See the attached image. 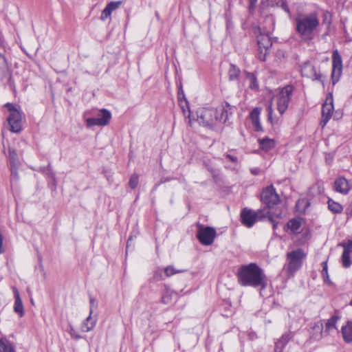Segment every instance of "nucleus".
Segmentation results:
<instances>
[{"label":"nucleus","mask_w":352,"mask_h":352,"mask_svg":"<svg viewBox=\"0 0 352 352\" xmlns=\"http://www.w3.org/2000/svg\"><path fill=\"white\" fill-rule=\"evenodd\" d=\"M290 339H291V336L289 333L283 335V336L276 343L275 352H278V349L279 348H280L279 352H281L283 347L290 340Z\"/></svg>","instance_id":"nucleus-26"},{"label":"nucleus","mask_w":352,"mask_h":352,"mask_svg":"<svg viewBox=\"0 0 352 352\" xmlns=\"http://www.w3.org/2000/svg\"><path fill=\"white\" fill-rule=\"evenodd\" d=\"M197 121L204 126H214L226 122L228 115L227 109L223 104L216 107H208L199 108L197 111Z\"/></svg>","instance_id":"nucleus-3"},{"label":"nucleus","mask_w":352,"mask_h":352,"mask_svg":"<svg viewBox=\"0 0 352 352\" xmlns=\"http://www.w3.org/2000/svg\"><path fill=\"white\" fill-rule=\"evenodd\" d=\"M294 87L287 85L283 87L274 97L276 100V108L280 115H283L288 108Z\"/></svg>","instance_id":"nucleus-6"},{"label":"nucleus","mask_w":352,"mask_h":352,"mask_svg":"<svg viewBox=\"0 0 352 352\" xmlns=\"http://www.w3.org/2000/svg\"><path fill=\"white\" fill-rule=\"evenodd\" d=\"M122 4V1H111L107 4V8L112 12L113 10H116L120 7Z\"/></svg>","instance_id":"nucleus-34"},{"label":"nucleus","mask_w":352,"mask_h":352,"mask_svg":"<svg viewBox=\"0 0 352 352\" xmlns=\"http://www.w3.org/2000/svg\"><path fill=\"white\" fill-rule=\"evenodd\" d=\"M257 43L261 53H263V58L260 57L263 60H265V56L267 53L268 50L272 46V41L267 34H261L257 37Z\"/></svg>","instance_id":"nucleus-15"},{"label":"nucleus","mask_w":352,"mask_h":352,"mask_svg":"<svg viewBox=\"0 0 352 352\" xmlns=\"http://www.w3.org/2000/svg\"><path fill=\"white\" fill-rule=\"evenodd\" d=\"M97 318L96 316H92V311L89 310V316L83 321L81 324L80 329L82 332H89L93 330L96 324Z\"/></svg>","instance_id":"nucleus-18"},{"label":"nucleus","mask_w":352,"mask_h":352,"mask_svg":"<svg viewBox=\"0 0 352 352\" xmlns=\"http://www.w3.org/2000/svg\"><path fill=\"white\" fill-rule=\"evenodd\" d=\"M111 12L106 7L103 11L102 12L100 19L102 21L106 20L107 18L110 17L111 14Z\"/></svg>","instance_id":"nucleus-40"},{"label":"nucleus","mask_w":352,"mask_h":352,"mask_svg":"<svg viewBox=\"0 0 352 352\" xmlns=\"http://www.w3.org/2000/svg\"><path fill=\"white\" fill-rule=\"evenodd\" d=\"M328 208L333 213H341L343 210V207L341 204L332 199H329Z\"/></svg>","instance_id":"nucleus-27"},{"label":"nucleus","mask_w":352,"mask_h":352,"mask_svg":"<svg viewBox=\"0 0 352 352\" xmlns=\"http://www.w3.org/2000/svg\"><path fill=\"white\" fill-rule=\"evenodd\" d=\"M0 352H16V351L11 342L6 338H1Z\"/></svg>","instance_id":"nucleus-25"},{"label":"nucleus","mask_w":352,"mask_h":352,"mask_svg":"<svg viewBox=\"0 0 352 352\" xmlns=\"http://www.w3.org/2000/svg\"><path fill=\"white\" fill-rule=\"evenodd\" d=\"M302 221L299 219H292L287 224V231L290 230L292 233H298L300 231Z\"/></svg>","instance_id":"nucleus-20"},{"label":"nucleus","mask_w":352,"mask_h":352,"mask_svg":"<svg viewBox=\"0 0 352 352\" xmlns=\"http://www.w3.org/2000/svg\"><path fill=\"white\" fill-rule=\"evenodd\" d=\"M334 189L336 192L343 195L349 193L351 187L349 182L344 177H338L334 182Z\"/></svg>","instance_id":"nucleus-17"},{"label":"nucleus","mask_w":352,"mask_h":352,"mask_svg":"<svg viewBox=\"0 0 352 352\" xmlns=\"http://www.w3.org/2000/svg\"><path fill=\"white\" fill-rule=\"evenodd\" d=\"M14 311L15 313L19 315L20 317H22L24 314V309L22 303V300L20 298L19 291L14 288Z\"/></svg>","instance_id":"nucleus-19"},{"label":"nucleus","mask_w":352,"mask_h":352,"mask_svg":"<svg viewBox=\"0 0 352 352\" xmlns=\"http://www.w3.org/2000/svg\"><path fill=\"white\" fill-rule=\"evenodd\" d=\"M258 142L262 150L268 151L275 146V142L273 139L265 138L259 139Z\"/></svg>","instance_id":"nucleus-23"},{"label":"nucleus","mask_w":352,"mask_h":352,"mask_svg":"<svg viewBox=\"0 0 352 352\" xmlns=\"http://www.w3.org/2000/svg\"><path fill=\"white\" fill-rule=\"evenodd\" d=\"M350 304L352 305V299H351V301Z\"/></svg>","instance_id":"nucleus-49"},{"label":"nucleus","mask_w":352,"mask_h":352,"mask_svg":"<svg viewBox=\"0 0 352 352\" xmlns=\"http://www.w3.org/2000/svg\"><path fill=\"white\" fill-rule=\"evenodd\" d=\"M0 352H16V351L11 342L6 338H1Z\"/></svg>","instance_id":"nucleus-24"},{"label":"nucleus","mask_w":352,"mask_h":352,"mask_svg":"<svg viewBox=\"0 0 352 352\" xmlns=\"http://www.w3.org/2000/svg\"><path fill=\"white\" fill-rule=\"evenodd\" d=\"M296 29L298 34L305 41L314 39L320 25L319 19L316 13L300 14L296 19Z\"/></svg>","instance_id":"nucleus-2"},{"label":"nucleus","mask_w":352,"mask_h":352,"mask_svg":"<svg viewBox=\"0 0 352 352\" xmlns=\"http://www.w3.org/2000/svg\"><path fill=\"white\" fill-rule=\"evenodd\" d=\"M138 184V176L137 175H133L129 180V186L131 188H135Z\"/></svg>","instance_id":"nucleus-35"},{"label":"nucleus","mask_w":352,"mask_h":352,"mask_svg":"<svg viewBox=\"0 0 352 352\" xmlns=\"http://www.w3.org/2000/svg\"><path fill=\"white\" fill-rule=\"evenodd\" d=\"M129 241H130V239H129V241H127V248L129 247Z\"/></svg>","instance_id":"nucleus-47"},{"label":"nucleus","mask_w":352,"mask_h":352,"mask_svg":"<svg viewBox=\"0 0 352 352\" xmlns=\"http://www.w3.org/2000/svg\"><path fill=\"white\" fill-rule=\"evenodd\" d=\"M257 0H250V4L251 6H253L256 3Z\"/></svg>","instance_id":"nucleus-46"},{"label":"nucleus","mask_w":352,"mask_h":352,"mask_svg":"<svg viewBox=\"0 0 352 352\" xmlns=\"http://www.w3.org/2000/svg\"><path fill=\"white\" fill-rule=\"evenodd\" d=\"M346 214L347 218L352 217V204H351L349 207L346 209Z\"/></svg>","instance_id":"nucleus-43"},{"label":"nucleus","mask_w":352,"mask_h":352,"mask_svg":"<svg viewBox=\"0 0 352 352\" xmlns=\"http://www.w3.org/2000/svg\"><path fill=\"white\" fill-rule=\"evenodd\" d=\"M338 245L343 248V252L341 258V261L343 267H349L351 264L350 254L352 252V241H348L346 243L343 242Z\"/></svg>","instance_id":"nucleus-13"},{"label":"nucleus","mask_w":352,"mask_h":352,"mask_svg":"<svg viewBox=\"0 0 352 352\" xmlns=\"http://www.w3.org/2000/svg\"><path fill=\"white\" fill-rule=\"evenodd\" d=\"M261 200L268 208H271L279 203L280 198L273 186H270L263 190Z\"/></svg>","instance_id":"nucleus-9"},{"label":"nucleus","mask_w":352,"mask_h":352,"mask_svg":"<svg viewBox=\"0 0 352 352\" xmlns=\"http://www.w3.org/2000/svg\"><path fill=\"white\" fill-rule=\"evenodd\" d=\"M226 156L227 158H228L230 160H231V161H232L234 162H236V160H237V158L236 157H234V156L230 155L229 154H227Z\"/></svg>","instance_id":"nucleus-45"},{"label":"nucleus","mask_w":352,"mask_h":352,"mask_svg":"<svg viewBox=\"0 0 352 352\" xmlns=\"http://www.w3.org/2000/svg\"><path fill=\"white\" fill-rule=\"evenodd\" d=\"M287 256L289 259L288 270L289 272L294 273L301 267L302 261L305 254L301 249H298L289 253Z\"/></svg>","instance_id":"nucleus-8"},{"label":"nucleus","mask_w":352,"mask_h":352,"mask_svg":"<svg viewBox=\"0 0 352 352\" xmlns=\"http://www.w3.org/2000/svg\"><path fill=\"white\" fill-rule=\"evenodd\" d=\"M333 111V96L329 94L322 107V119L320 124L324 127L331 119Z\"/></svg>","instance_id":"nucleus-11"},{"label":"nucleus","mask_w":352,"mask_h":352,"mask_svg":"<svg viewBox=\"0 0 352 352\" xmlns=\"http://www.w3.org/2000/svg\"><path fill=\"white\" fill-rule=\"evenodd\" d=\"M299 204H300V201H298L297 202V206H298V205H299Z\"/></svg>","instance_id":"nucleus-48"},{"label":"nucleus","mask_w":352,"mask_h":352,"mask_svg":"<svg viewBox=\"0 0 352 352\" xmlns=\"http://www.w3.org/2000/svg\"><path fill=\"white\" fill-rule=\"evenodd\" d=\"M266 216H268L269 220L273 223V228L276 229L277 223L274 221L270 211L265 208L256 211L244 208L241 213V219L245 226L251 228L256 221L261 220Z\"/></svg>","instance_id":"nucleus-4"},{"label":"nucleus","mask_w":352,"mask_h":352,"mask_svg":"<svg viewBox=\"0 0 352 352\" xmlns=\"http://www.w3.org/2000/svg\"><path fill=\"white\" fill-rule=\"evenodd\" d=\"M267 111H268V119L271 122V123L274 124L277 122V120H274L273 118V109H272V102L269 104L267 107Z\"/></svg>","instance_id":"nucleus-36"},{"label":"nucleus","mask_w":352,"mask_h":352,"mask_svg":"<svg viewBox=\"0 0 352 352\" xmlns=\"http://www.w3.org/2000/svg\"><path fill=\"white\" fill-rule=\"evenodd\" d=\"M171 300V294L167 292L164 294L162 298V302L164 304H168Z\"/></svg>","instance_id":"nucleus-41"},{"label":"nucleus","mask_w":352,"mask_h":352,"mask_svg":"<svg viewBox=\"0 0 352 352\" xmlns=\"http://www.w3.org/2000/svg\"><path fill=\"white\" fill-rule=\"evenodd\" d=\"M89 303H90V309L89 310H91L93 311L94 307H97V302H96V299L91 297L89 298Z\"/></svg>","instance_id":"nucleus-42"},{"label":"nucleus","mask_w":352,"mask_h":352,"mask_svg":"<svg viewBox=\"0 0 352 352\" xmlns=\"http://www.w3.org/2000/svg\"><path fill=\"white\" fill-rule=\"evenodd\" d=\"M9 115L7 121L10 126V130L13 133H19L22 129L23 115L21 111L13 104L7 103L5 104Z\"/></svg>","instance_id":"nucleus-5"},{"label":"nucleus","mask_w":352,"mask_h":352,"mask_svg":"<svg viewBox=\"0 0 352 352\" xmlns=\"http://www.w3.org/2000/svg\"><path fill=\"white\" fill-rule=\"evenodd\" d=\"M245 81L248 84V86L251 89L257 90L258 89V84L254 74L247 72L245 74Z\"/></svg>","instance_id":"nucleus-22"},{"label":"nucleus","mask_w":352,"mask_h":352,"mask_svg":"<svg viewBox=\"0 0 352 352\" xmlns=\"http://www.w3.org/2000/svg\"><path fill=\"white\" fill-rule=\"evenodd\" d=\"M322 270L321 272L322 276L324 279V281L328 284H331V280L329 277L328 271H327V261H324L322 263Z\"/></svg>","instance_id":"nucleus-30"},{"label":"nucleus","mask_w":352,"mask_h":352,"mask_svg":"<svg viewBox=\"0 0 352 352\" xmlns=\"http://www.w3.org/2000/svg\"><path fill=\"white\" fill-rule=\"evenodd\" d=\"M302 76L312 79L313 80H320L321 75L316 72V68L309 63H305L301 68Z\"/></svg>","instance_id":"nucleus-14"},{"label":"nucleus","mask_w":352,"mask_h":352,"mask_svg":"<svg viewBox=\"0 0 352 352\" xmlns=\"http://www.w3.org/2000/svg\"><path fill=\"white\" fill-rule=\"evenodd\" d=\"M181 95H182V98H184V91H183V89H182V87H180L179 89L178 97H179V99L180 100V104L182 106V109H183V111L184 112L185 109H184V105L183 102H184L185 104L187 105V101L186 100V99H184V100L182 101V98H181Z\"/></svg>","instance_id":"nucleus-38"},{"label":"nucleus","mask_w":352,"mask_h":352,"mask_svg":"<svg viewBox=\"0 0 352 352\" xmlns=\"http://www.w3.org/2000/svg\"><path fill=\"white\" fill-rule=\"evenodd\" d=\"M111 118V112L105 109H102L99 111L96 118H87L85 122L87 127L106 126L109 124Z\"/></svg>","instance_id":"nucleus-7"},{"label":"nucleus","mask_w":352,"mask_h":352,"mask_svg":"<svg viewBox=\"0 0 352 352\" xmlns=\"http://www.w3.org/2000/svg\"><path fill=\"white\" fill-rule=\"evenodd\" d=\"M342 333L345 342H352V322H349L345 326L342 327Z\"/></svg>","instance_id":"nucleus-21"},{"label":"nucleus","mask_w":352,"mask_h":352,"mask_svg":"<svg viewBox=\"0 0 352 352\" xmlns=\"http://www.w3.org/2000/svg\"><path fill=\"white\" fill-rule=\"evenodd\" d=\"M183 270H176L173 266H168L164 269L165 274L167 276H173L175 274L181 273Z\"/></svg>","instance_id":"nucleus-31"},{"label":"nucleus","mask_w":352,"mask_h":352,"mask_svg":"<svg viewBox=\"0 0 352 352\" xmlns=\"http://www.w3.org/2000/svg\"><path fill=\"white\" fill-rule=\"evenodd\" d=\"M342 58L338 50H334L333 52V72L332 78L335 76L339 77L342 73Z\"/></svg>","instance_id":"nucleus-16"},{"label":"nucleus","mask_w":352,"mask_h":352,"mask_svg":"<svg viewBox=\"0 0 352 352\" xmlns=\"http://www.w3.org/2000/svg\"><path fill=\"white\" fill-rule=\"evenodd\" d=\"M17 166L12 164L10 166V171H11V177L12 179L17 180L19 179L18 172H17Z\"/></svg>","instance_id":"nucleus-37"},{"label":"nucleus","mask_w":352,"mask_h":352,"mask_svg":"<svg viewBox=\"0 0 352 352\" xmlns=\"http://www.w3.org/2000/svg\"><path fill=\"white\" fill-rule=\"evenodd\" d=\"M251 122L252 124V126L255 131H259L262 130V126L261 124L259 118L256 120H252Z\"/></svg>","instance_id":"nucleus-39"},{"label":"nucleus","mask_w":352,"mask_h":352,"mask_svg":"<svg viewBox=\"0 0 352 352\" xmlns=\"http://www.w3.org/2000/svg\"><path fill=\"white\" fill-rule=\"evenodd\" d=\"M261 111V109L258 107L254 108L250 114V119L252 120H256L259 118V116Z\"/></svg>","instance_id":"nucleus-32"},{"label":"nucleus","mask_w":352,"mask_h":352,"mask_svg":"<svg viewBox=\"0 0 352 352\" xmlns=\"http://www.w3.org/2000/svg\"><path fill=\"white\" fill-rule=\"evenodd\" d=\"M238 279L243 286L265 288L267 285L265 275L255 263L241 266L238 272Z\"/></svg>","instance_id":"nucleus-1"},{"label":"nucleus","mask_w":352,"mask_h":352,"mask_svg":"<svg viewBox=\"0 0 352 352\" xmlns=\"http://www.w3.org/2000/svg\"><path fill=\"white\" fill-rule=\"evenodd\" d=\"M338 320H339V317L336 316H332L331 318H329L327 321L324 329L322 328V324H320V325L319 324H316V326H314V329L317 328L318 330L320 331V337L321 336H327L333 330H336V323H337Z\"/></svg>","instance_id":"nucleus-12"},{"label":"nucleus","mask_w":352,"mask_h":352,"mask_svg":"<svg viewBox=\"0 0 352 352\" xmlns=\"http://www.w3.org/2000/svg\"><path fill=\"white\" fill-rule=\"evenodd\" d=\"M67 331L71 336L72 338L76 340H78L82 338V336L71 324L68 325V329Z\"/></svg>","instance_id":"nucleus-29"},{"label":"nucleus","mask_w":352,"mask_h":352,"mask_svg":"<svg viewBox=\"0 0 352 352\" xmlns=\"http://www.w3.org/2000/svg\"><path fill=\"white\" fill-rule=\"evenodd\" d=\"M216 234V230L213 228H201L198 231L197 237L201 244L210 245L214 242Z\"/></svg>","instance_id":"nucleus-10"},{"label":"nucleus","mask_w":352,"mask_h":352,"mask_svg":"<svg viewBox=\"0 0 352 352\" xmlns=\"http://www.w3.org/2000/svg\"><path fill=\"white\" fill-rule=\"evenodd\" d=\"M241 72L240 69L234 65H231L229 69V79L234 80L238 78Z\"/></svg>","instance_id":"nucleus-28"},{"label":"nucleus","mask_w":352,"mask_h":352,"mask_svg":"<svg viewBox=\"0 0 352 352\" xmlns=\"http://www.w3.org/2000/svg\"><path fill=\"white\" fill-rule=\"evenodd\" d=\"M250 171L252 174L254 175H257L261 173V170L258 168H252Z\"/></svg>","instance_id":"nucleus-44"},{"label":"nucleus","mask_w":352,"mask_h":352,"mask_svg":"<svg viewBox=\"0 0 352 352\" xmlns=\"http://www.w3.org/2000/svg\"><path fill=\"white\" fill-rule=\"evenodd\" d=\"M9 157L10 160V166L12 164L18 165L19 162L17 159V155L14 151H9Z\"/></svg>","instance_id":"nucleus-33"}]
</instances>
